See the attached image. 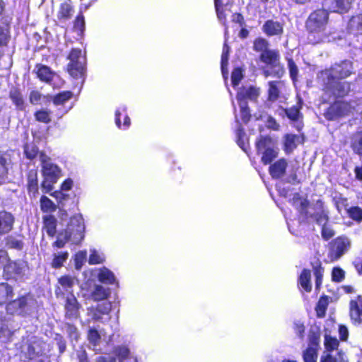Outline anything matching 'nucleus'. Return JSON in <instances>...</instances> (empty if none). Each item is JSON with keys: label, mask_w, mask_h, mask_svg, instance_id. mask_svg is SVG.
I'll return each instance as SVG.
<instances>
[{"label": "nucleus", "mask_w": 362, "mask_h": 362, "mask_svg": "<svg viewBox=\"0 0 362 362\" xmlns=\"http://www.w3.org/2000/svg\"><path fill=\"white\" fill-rule=\"evenodd\" d=\"M353 62L344 59L320 71L322 91L333 98H345L351 90V82L342 81L354 74Z\"/></svg>", "instance_id": "obj_1"}, {"label": "nucleus", "mask_w": 362, "mask_h": 362, "mask_svg": "<svg viewBox=\"0 0 362 362\" xmlns=\"http://www.w3.org/2000/svg\"><path fill=\"white\" fill-rule=\"evenodd\" d=\"M329 13L325 8L313 11L305 21L306 39L308 44L315 45L325 42L329 38L327 27Z\"/></svg>", "instance_id": "obj_2"}, {"label": "nucleus", "mask_w": 362, "mask_h": 362, "mask_svg": "<svg viewBox=\"0 0 362 362\" xmlns=\"http://www.w3.org/2000/svg\"><path fill=\"white\" fill-rule=\"evenodd\" d=\"M84 233L85 224L83 218L73 216L70 218L67 228L58 233L57 240L52 245L55 248H63L71 239L74 244L78 245L83 240Z\"/></svg>", "instance_id": "obj_3"}, {"label": "nucleus", "mask_w": 362, "mask_h": 362, "mask_svg": "<svg viewBox=\"0 0 362 362\" xmlns=\"http://www.w3.org/2000/svg\"><path fill=\"white\" fill-rule=\"evenodd\" d=\"M67 59L69 60L66 65V71L75 79L83 82L86 76V57L82 54L80 48L71 49Z\"/></svg>", "instance_id": "obj_4"}, {"label": "nucleus", "mask_w": 362, "mask_h": 362, "mask_svg": "<svg viewBox=\"0 0 362 362\" xmlns=\"http://www.w3.org/2000/svg\"><path fill=\"white\" fill-rule=\"evenodd\" d=\"M325 110L323 117L327 121H337L349 116L354 110L349 100H343L344 98H335Z\"/></svg>", "instance_id": "obj_5"}, {"label": "nucleus", "mask_w": 362, "mask_h": 362, "mask_svg": "<svg viewBox=\"0 0 362 362\" xmlns=\"http://www.w3.org/2000/svg\"><path fill=\"white\" fill-rule=\"evenodd\" d=\"M28 271L29 265L26 260L8 258L4 266L3 275L6 280H17L23 278Z\"/></svg>", "instance_id": "obj_6"}, {"label": "nucleus", "mask_w": 362, "mask_h": 362, "mask_svg": "<svg viewBox=\"0 0 362 362\" xmlns=\"http://www.w3.org/2000/svg\"><path fill=\"white\" fill-rule=\"evenodd\" d=\"M40 81L52 86L54 88H60L64 81L60 78L59 76L52 69L41 63L35 65L33 71Z\"/></svg>", "instance_id": "obj_7"}, {"label": "nucleus", "mask_w": 362, "mask_h": 362, "mask_svg": "<svg viewBox=\"0 0 362 362\" xmlns=\"http://www.w3.org/2000/svg\"><path fill=\"white\" fill-rule=\"evenodd\" d=\"M261 62L271 69H277L273 72V76L281 78L284 73V69L280 64V53L277 49H269L259 54Z\"/></svg>", "instance_id": "obj_8"}, {"label": "nucleus", "mask_w": 362, "mask_h": 362, "mask_svg": "<svg viewBox=\"0 0 362 362\" xmlns=\"http://www.w3.org/2000/svg\"><path fill=\"white\" fill-rule=\"evenodd\" d=\"M40 163L44 178L50 182H57L62 175V170L57 164L52 162L51 158L44 151L40 153Z\"/></svg>", "instance_id": "obj_9"}, {"label": "nucleus", "mask_w": 362, "mask_h": 362, "mask_svg": "<svg viewBox=\"0 0 362 362\" xmlns=\"http://www.w3.org/2000/svg\"><path fill=\"white\" fill-rule=\"evenodd\" d=\"M351 246L349 239L346 236H338L334 239L329 246L328 257L332 262L338 260Z\"/></svg>", "instance_id": "obj_10"}, {"label": "nucleus", "mask_w": 362, "mask_h": 362, "mask_svg": "<svg viewBox=\"0 0 362 362\" xmlns=\"http://www.w3.org/2000/svg\"><path fill=\"white\" fill-rule=\"evenodd\" d=\"M30 293L21 295L16 299H10L5 306V310L8 315H13L15 314L22 317L28 315L26 308L28 305V297Z\"/></svg>", "instance_id": "obj_11"}, {"label": "nucleus", "mask_w": 362, "mask_h": 362, "mask_svg": "<svg viewBox=\"0 0 362 362\" xmlns=\"http://www.w3.org/2000/svg\"><path fill=\"white\" fill-rule=\"evenodd\" d=\"M349 315L351 323L356 327H362V296L358 295L351 299L349 304Z\"/></svg>", "instance_id": "obj_12"}, {"label": "nucleus", "mask_w": 362, "mask_h": 362, "mask_svg": "<svg viewBox=\"0 0 362 362\" xmlns=\"http://www.w3.org/2000/svg\"><path fill=\"white\" fill-rule=\"evenodd\" d=\"M59 286H56L54 293L57 298H64L65 293H73L74 285V278L69 275H64L58 279Z\"/></svg>", "instance_id": "obj_13"}, {"label": "nucleus", "mask_w": 362, "mask_h": 362, "mask_svg": "<svg viewBox=\"0 0 362 362\" xmlns=\"http://www.w3.org/2000/svg\"><path fill=\"white\" fill-rule=\"evenodd\" d=\"M325 8L329 12L346 13L351 6V0H323Z\"/></svg>", "instance_id": "obj_14"}, {"label": "nucleus", "mask_w": 362, "mask_h": 362, "mask_svg": "<svg viewBox=\"0 0 362 362\" xmlns=\"http://www.w3.org/2000/svg\"><path fill=\"white\" fill-rule=\"evenodd\" d=\"M262 30L267 37H280L284 34V23L274 19H268L264 23Z\"/></svg>", "instance_id": "obj_15"}, {"label": "nucleus", "mask_w": 362, "mask_h": 362, "mask_svg": "<svg viewBox=\"0 0 362 362\" xmlns=\"http://www.w3.org/2000/svg\"><path fill=\"white\" fill-rule=\"evenodd\" d=\"M80 307V304L74 293L67 295L64 305L66 317L77 318L79 316Z\"/></svg>", "instance_id": "obj_16"}, {"label": "nucleus", "mask_w": 362, "mask_h": 362, "mask_svg": "<svg viewBox=\"0 0 362 362\" xmlns=\"http://www.w3.org/2000/svg\"><path fill=\"white\" fill-rule=\"evenodd\" d=\"M27 191L30 198H35L39 194L38 174L36 169H31L27 173Z\"/></svg>", "instance_id": "obj_17"}, {"label": "nucleus", "mask_w": 362, "mask_h": 362, "mask_svg": "<svg viewBox=\"0 0 362 362\" xmlns=\"http://www.w3.org/2000/svg\"><path fill=\"white\" fill-rule=\"evenodd\" d=\"M15 222L14 216L6 211H0V236L11 232Z\"/></svg>", "instance_id": "obj_18"}, {"label": "nucleus", "mask_w": 362, "mask_h": 362, "mask_svg": "<svg viewBox=\"0 0 362 362\" xmlns=\"http://www.w3.org/2000/svg\"><path fill=\"white\" fill-rule=\"evenodd\" d=\"M305 135L301 134L296 135L293 134H286L284 136V150L286 153H291L297 148V144H303L305 142Z\"/></svg>", "instance_id": "obj_19"}, {"label": "nucleus", "mask_w": 362, "mask_h": 362, "mask_svg": "<svg viewBox=\"0 0 362 362\" xmlns=\"http://www.w3.org/2000/svg\"><path fill=\"white\" fill-rule=\"evenodd\" d=\"M288 162L286 158H281L272 164L269 168V173L272 179L279 180L281 178L286 172Z\"/></svg>", "instance_id": "obj_20"}, {"label": "nucleus", "mask_w": 362, "mask_h": 362, "mask_svg": "<svg viewBox=\"0 0 362 362\" xmlns=\"http://www.w3.org/2000/svg\"><path fill=\"white\" fill-rule=\"evenodd\" d=\"M259 95V89L255 86H250L248 88L242 87L237 93L236 99L238 103H247V100H257Z\"/></svg>", "instance_id": "obj_21"}, {"label": "nucleus", "mask_w": 362, "mask_h": 362, "mask_svg": "<svg viewBox=\"0 0 362 362\" xmlns=\"http://www.w3.org/2000/svg\"><path fill=\"white\" fill-rule=\"evenodd\" d=\"M316 206L319 210L311 215L315 219V223L319 226H323L328 223L329 221V211L325 207V203L322 199L316 201Z\"/></svg>", "instance_id": "obj_22"}, {"label": "nucleus", "mask_w": 362, "mask_h": 362, "mask_svg": "<svg viewBox=\"0 0 362 362\" xmlns=\"http://www.w3.org/2000/svg\"><path fill=\"white\" fill-rule=\"evenodd\" d=\"M297 103L288 108H282L286 117L293 122H296L299 119L303 118V115L300 110L303 108V99L298 96Z\"/></svg>", "instance_id": "obj_23"}, {"label": "nucleus", "mask_w": 362, "mask_h": 362, "mask_svg": "<svg viewBox=\"0 0 362 362\" xmlns=\"http://www.w3.org/2000/svg\"><path fill=\"white\" fill-rule=\"evenodd\" d=\"M346 29L347 32L354 36L362 35V13L351 16Z\"/></svg>", "instance_id": "obj_24"}, {"label": "nucleus", "mask_w": 362, "mask_h": 362, "mask_svg": "<svg viewBox=\"0 0 362 362\" xmlns=\"http://www.w3.org/2000/svg\"><path fill=\"white\" fill-rule=\"evenodd\" d=\"M298 286L300 291L310 293L312 291L311 271L303 269L298 278Z\"/></svg>", "instance_id": "obj_25"}, {"label": "nucleus", "mask_w": 362, "mask_h": 362, "mask_svg": "<svg viewBox=\"0 0 362 362\" xmlns=\"http://www.w3.org/2000/svg\"><path fill=\"white\" fill-rule=\"evenodd\" d=\"M284 85L281 81H271L268 82L267 101L276 102L281 95V87Z\"/></svg>", "instance_id": "obj_26"}, {"label": "nucleus", "mask_w": 362, "mask_h": 362, "mask_svg": "<svg viewBox=\"0 0 362 362\" xmlns=\"http://www.w3.org/2000/svg\"><path fill=\"white\" fill-rule=\"evenodd\" d=\"M43 229L45 230L47 235L50 238L55 236L57 233V220L52 214L42 216Z\"/></svg>", "instance_id": "obj_27"}, {"label": "nucleus", "mask_w": 362, "mask_h": 362, "mask_svg": "<svg viewBox=\"0 0 362 362\" xmlns=\"http://www.w3.org/2000/svg\"><path fill=\"white\" fill-rule=\"evenodd\" d=\"M311 265L315 276V292L318 293L322 287L325 268L322 267V262L320 260L312 263Z\"/></svg>", "instance_id": "obj_28"}, {"label": "nucleus", "mask_w": 362, "mask_h": 362, "mask_svg": "<svg viewBox=\"0 0 362 362\" xmlns=\"http://www.w3.org/2000/svg\"><path fill=\"white\" fill-rule=\"evenodd\" d=\"M14 296L13 287L7 282H0V306H6Z\"/></svg>", "instance_id": "obj_29"}, {"label": "nucleus", "mask_w": 362, "mask_h": 362, "mask_svg": "<svg viewBox=\"0 0 362 362\" xmlns=\"http://www.w3.org/2000/svg\"><path fill=\"white\" fill-rule=\"evenodd\" d=\"M8 96L17 110H25L24 99L19 88L13 86L9 90Z\"/></svg>", "instance_id": "obj_30"}, {"label": "nucleus", "mask_w": 362, "mask_h": 362, "mask_svg": "<svg viewBox=\"0 0 362 362\" xmlns=\"http://www.w3.org/2000/svg\"><path fill=\"white\" fill-rule=\"evenodd\" d=\"M74 7L71 2L64 1L59 5L57 16L59 21H68L72 17Z\"/></svg>", "instance_id": "obj_31"}, {"label": "nucleus", "mask_w": 362, "mask_h": 362, "mask_svg": "<svg viewBox=\"0 0 362 362\" xmlns=\"http://www.w3.org/2000/svg\"><path fill=\"white\" fill-rule=\"evenodd\" d=\"M25 157L29 160H33L38 156L40 159V153L42 151L39 150V147L33 142L25 143L23 146Z\"/></svg>", "instance_id": "obj_32"}, {"label": "nucleus", "mask_w": 362, "mask_h": 362, "mask_svg": "<svg viewBox=\"0 0 362 362\" xmlns=\"http://www.w3.org/2000/svg\"><path fill=\"white\" fill-rule=\"evenodd\" d=\"M49 97L54 105H64L74 97V93L71 90H64Z\"/></svg>", "instance_id": "obj_33"}, {"label": "nucleus", "mask_w": 362, "mask_h": 362, "mask_svg": "<svg viewBox=\"0 0 362 362\" xmlns=\"http://www.w3.org/2000/svg\"><path fill=\"white\" fill-rule=\"evenodd\" d=\"M328 305L329 296L325 294L320 296L315 308L317 317L322 318L325 316Z\"/></svg>", "instance_id": "obj_34"}, {"label": "nucleus", "mask_w": 362, "mask_h": 362, "mask_svg": "<svg viewBox=\"0 0 362 362\" xmlns=\"http://www.w3.org/2000/svg\"><path fill=\"white\" fill-rule=\"evenodd\" d=\"M236 143L244 151H246L249 146L248 138L246 136L244 128L241 124L237 127L235 131Z\"/></svg>", "instance_id": "obj_35"}, {"label": "nucleus", "mask_w": 362, "mask_h": 362, "mask_svg": "<svg viewBox=\"0 0 362 362\" xmlns=\"http://www.w3.org/2000/svg\"><path fill=\"white\" fill-rule=\"evenodd\" d=\"M325 352H333L339 350V340L335 337L325 334L324 336Z\"/></svg>", "instance_id": "obj_36"}, {"label": "nucleus", "mask_w": 362, "mask_h": 362, "mask_svg": "<svg viewBox=\"0 0 362 362\" xmlns=\"http://www.w3.org/2000/svg\"><path fill=\"white\" fill-rule=\"evenodd\" d=\"M320 362H348L345 359L344 351L340 349L337 352L336 356L332 355V352H324L320 358Z\"/></svg>", "instance_id": "obj_37"}, {"label": "nucleus", "mask_w": 362, "mask_h": 362, "mask_svg": "<svg viewBox=\"0 0 362 362\" xmlns=\"http://www.w3.org/2000/svg\"><path fill=\"white\" fill-rule=\"evenodd\" d=\"M110 288H105L100 285H96L91 293L92 298L95 301L105 300L110 296Z\"/></svg>", "instance_id": "obj_38"}, {"label": "nucleus", "mask_w": 362, "mask_h": 362, "mask_svg": "<svg viewBox=\"0 0 362 362\" xmlns=\"http://www.w3.org/2000/svg\"><path fill=\"white\" fill-rule=\"evenodd\" d=\"M40 210L43 213H49V214L54 212L57 209V206L54 203V202L45 195H42L40 197Z\"/></svg>", "instance_id": "obj_39"}, {"label": "nucleus", "mask_w": 362, "mask_h": 362, "mask_svg": "<svg viewBox=\"0 0 362 362\" xmlns=\"http://www.w3.org/2000/svg\"><path fill=\"white\" fill-rule=\"evenodd\" d=\"M351 148L356 154L362 156V131L356 132L354 134L351 142Z\"/></svg>", "instance_id": "obj_40"}, {"label": "nucleus", "mask_w": 362, "mask_h": 362, "mask_svg": "<svg viewBox=\"0 0 362 362\" xmlns=\"http://www.w3.org/2000/svg\"><path fill=\"white\" fill-rule=\"evenodd\" d=\"M98 278L101 283L106 284H113L116 281L113 272L107 268L100 270Z\"/></svg>", "instance_id": "obj_41"}, {"label": "nucleus", "mask_w": 362, "mask_h": 362, "mask_svg": "<svg viewBox=\"0 0 362 362\" xmlns=\"http://www.w3.org/2000/svg\"><path fill=\"white\" fill-rule=\"evenodd\" d=\"M69 257V252L67 251L61 252L57 254L53 255V259L51 262V266L54 269H59L63 267L64 262Z\"/></svg>", "instance_id": "obj_42"}, {"label": "nucleus", "mask_w": 362, "mask_h": 362, "mask_svg": "<svg viewBox=\"0 0 362 362\" xmlns=\"http://www.w3.org/2000/svg\"><path fill=\"white\" fill-rule=\"evenodd\" d=\"M252 49L255 52L262 54L269 49V42L267 39L258 37L253 41Z\"/></svg>", "instance_id": "obj_43"}, {"label": "nucleus", "mask_w": 362, "mask_h": 362, "mask_svg": "<svg viewBox=\"0 0 362 362\" xmlns=\"http://www.w3.org/2000/svg\"><path fill=\"white\" fill-rule=\"evenodd\" d=\"M34 117L40 123L49 124L52 122L51 111L47 109H40L35 112Z\"/></svg>", "instance_id": "obj_44"}, {"label": "nucleus", "mask_w": 362, "mask_h": 362, "mask_svg": "<svg viewBox=\"0 0 362 362\" xmlns=\"http://www.w3.org/2000/svg\"><path fill=\"white\" fill-rule=\"evenodd\" d=\"M112 353L117 358L119 362H123L129 357L130 350L127 346L120 345L115 346Z\"/></svg>", "instance_id": "obj_45"}, {"label": "nucleus", "mask_w": 362, "mask_h": 362, "mask_svg": "<svg viewBox=\"0 0 362 362\" xmlns=\"http://www.w3.org/2000/svg\"><path fill=\"white\" fill-rule=\"evenodd\" d=\"M86 28L85 16L82 11H79L75 19L73 21V28L74 30L83 34Z\"/></svg>", "instance_id": "obj_46"}, {"label": "nucleus", "mask_w": 362, "mask_h": 362, "mask_svg": "<svg viewBox=\"0 0 362 362\" xmlns=\"http://www.w3.org/2000/svg\"><path fill=\"white\" fill-rule=\"evenodd\" d=\"M261 153H262L261 161L264 165L271 164V163L278 156V151L273 148H267Z\"/></svg>", "instance_id": "obj_47"}, {"label": "nucleus", "mask_w": 362, "mask_h": 362, "mask_svg": "<svg viewBox=\"0 0 362 362\" xmlns=\"http://www.w3.org/2000/svg\"><path fill=\"white\" fill-rule=\"evenodd\" d=\"M272 139L269 136H260L255 142V147L258 153L264 151L267 148H271Z\"/></svg>", "instance_id": "obj_48"}, {"label": "nucleus", "mask_w": 362, "mask_h": 362, "mask_svg": "<svg viewBox=\"0 0 362 362\" xmlns=\"http://www.w3.org/2000/svg\"><path fill=\"white\" fill-rule=\"evenodd\" d=\"M320 342V331L310 329L308 334V346L319 349Z\"/></svg>", "instance_id": "obj_49"}, {"label": "nucleus", "mask_w": 362, "mask_h": 362, "mask_svg": "<svg viewBox=\"0 0 362 362\" xmlns=\"http://www.w3.org/2000/svg\"><path fill=\"white\" fill-rule=\"evenodd\" d=\"M37 341L30 342L28 344L25 355L28 360L35 359L43 354V350H36L35 345H37Z\"/></svg>", "instance_id": "obj_50"}, {"label": "nucleus", "mask_w": 362, "mask_h": 362, "mask_svg": "<svg viewBox=\"0 0 362 362\" xmlns=\"http://www.w3.org/2000/svg\"><path fill=\"white\" fill-rule=\"evenodd\" d=\"M348 216L356 223L362 222V209L358 206L349 207L346 210Z\"/></svg>", "instance_id": "obj_51"}, {"label": "nucleus", "mask_w": 362, "mask_h": 362, "mask_svg": "<svg viewBox=\"0 0 362 362\" xmlns=\"http://www.w3.org/2000/svg\"><path fill=\"white\" fill-rule=\"evenodd\" d=\"M318 349L308 346L303 353L304 362H317Z\"/></svg>", "instance_id": "obj_52"}, {"label": "nucleus", "mask_w": 362, "mask_h": 362, "mask_svg": "<svg viewBox=\"0 0 362 362\" xmlns=\"http://www.w3.org/2000/svg\"><path fill=\"white\" fill-rule=\"evenodd\" d=\"M230 47L228 45L226 42L223 44V51L221 59V66L223 74H227V66L228 62Z\"/></svg>", "instance_id": "obj_53"}, {"label": "nucleus", "mask_w": 362, "mask_h": 362, "mask_svg": "<svg viewBox=\"0 0 362 362\" xmlns=\"http://www.w3.org/2000/svg\"><path fill=\"white\" fill-rule=\"evenodd\" d=\"M112 310V304L110 302H103L98 304L95 308V319L100 318L101 315H108Z\"/></svg>", "instance_id": "obj_54"}, {"label": "nucleus", "mask_w": 362, "mask_h": 362, "mask_svg": "<svg viewBox=\"0 0 362 362\" xmlns=\"http://www.w3.org/2000/svg\"><path fill=\"white\" fill-rule=\"evenodd\" d=\"M6 246L8 249H14L21 250L23 247V243L21 240H18L11 235L5 238Z\"/></svg>", "instance_id": "obj_55"}, {"label": "nucleus", "mask_w": 362, "mask_h": 362, "mask_svg": "<svg viewBox=\"0 0 362 362\" xmlns=\"http://www.w3.org/2000/svg\"><path fill=\"white\" fill-rule=\"evenodd\" d=\"M115 115V124L118 128H123L124 129H127L129 127L131 124V119L127 115H124L123 124H122L121 122L120 117L122 115V112H120L119 110H116Z\"/></svg>", "instance_id": "obj_56"}, {"label": "nucleus", "mask_w": 362, "mask_h": 362, "mask_svg": "<svg viewBox=\"0 0 362 362\" xmlns=\"http://www.w3.org/2000/svg\"><path fill=\"white\" fill-rule=\"evenodd\" d=\"M243 78V70L240 67H235L231 73V84L233 88L237 87Z\"/></svg>", "instance_id": "obj_57"}, {"label": "nucleus", "mask_w": 362, "mask_h": 362, "mask_svg": "<svg viewBox=\"0 0 362 362\" xmlns=\"http://www.w3.org/2000/svg\"><path fill=\"white\" fill-rule=\"evenodd\" d=\"M287 62L291 79L295 83L298 80V68L292 58H288Z\"/></svg>", "instance_id": "obj_58"}, {"label": "nucleus", "mask_w": 362, "mask_h": 362, "mask_svg": "<svg viewBox=\"0 0 362 362\" xmlns=\"http://www.w3.org/2000/svg\"><path fill=\"white\" fill-rule=\"evenodd\" d=\"M240 108V117L243 123L247 124L252 117L247 103H238Z\"/></svg>", "instance_id": "obj_59"}, {"label": "nucleus", "mask_w": 362, "mask_h": 362, "mask_svg": "<svg viewBox=\"0 0 362 362\" xmlns=\"http://www.w3.org/2000/svg\"><path fill=\"white\" fill-rule=\"evenodd\" d=\"M331 276L333 282H341L345 279V272L339 267H334L332 268Z\"/></svg>", "instance_id": "obj_60"}, {"label": "nucleus", "mask_w": 362, "mask_h": 362, "mask_svg": "<svg viewBox=\"0 0 362 362\" xmlns=\"http://www.w3.org/2000/svg\"><path fill=\"white\" fill-rule=\"evenodd\" d=\"M214 6L218 18L223 22V24L226 23V14L223 8V4L221 0H214Z\"/></svg>", "instance_id": "obj_61"}, {"label": "nucleus", "mask_w": 362, "mask_h": 362, "mask_svg": "<svg viewBox=\"0 0 362 362\" xmlns=\"http://www.w3.org/2000/svg\"><path fill=\"white\" fill-rule=\"evenodd\" d=\"M100 334L95 328H90L88 331V340L89 342L95 346L100 341Z\"/></svg>", "instance_id": "obj_62"}, {"label": "nucleus", "mask_w": 362, "mask_h": 362, "mask_svg": "<svg viewBox=\"0 0 362 362\" xmlns=\"http://www.w3.org/2000/svg\"><path fill=\"white\" fill-rule=\"evenodd\" d=\"M66 330L69 337L71 339H74L76 341H78V339H79V337H80V334L78 332L77 327L74 325L70 324V323H66Z\"/></svg>", "instance_id": "obj_63"}, {"label": "nucleus", "mask_w": 362, "mask_h": 362, "mask_svg": "<svg viewBox=\"0 0 362 362\" xmlns=\"http://www.w3.org/2000/svg\"><path fill=\"white\" fill-rule=\"evenodd\" d=\"M335 233L330 226L327 224L321 226V235L325 240L331 239Z\"/></svg>", "instance_id": "obj_64"}]
</instances>
